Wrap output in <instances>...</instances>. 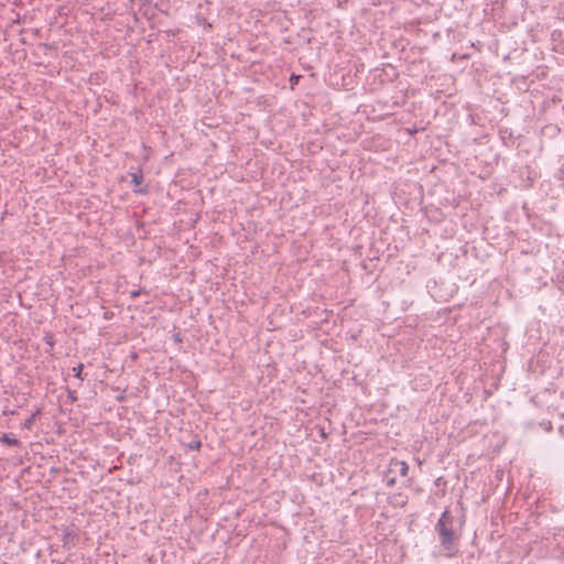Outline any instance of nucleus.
<instances>
[{
    "label": "nucleus",
    "mask_w": 564,
    "mask_h": 564,
    "mask_svg": "<svg viewBox=\"0 0 564 564\" xmlns=\"http://www.w3.org/2000/svg\"><path fill=\"white\" fill-rule=\"evenodd\" d=\"M441 543L447 551H453V542L457 539V535L453 529V517L446 510L443 512L438 523L436 525Z\"/></svg>",
    "instance_id": "nucleus-1"
},
{
    "label": "nucleus",
    "mask_w": 564,
    "mask_h": 564,
    "mask_svg": "<svg viewBox=\"0 0 564 564\" xmlns=\"http://www.w3.org/2000/svg\"><path fill=\"white\" fill-rule=\"evenodd\" d=\"M408 473V465L405 460H390L386 471L387 484L392 486L397 482L399 477H405Z\"/></svg>",
    "instance_id": "nucleus-2"
},
{
    "label": "nucleus",
    "mask_w": 564,
    "mask_h": 564,
    "mask_svg": "<svg viewBox=\"0 0 564 564\" xmlns=\"http://www.w3.org/2000/svg\"><path fill=\"white\" fill-rule=\"evenodd\" d=\"M131 182L135 186L134 192L140 194L148 193V185L142 186L143 175L141 171L130 173Z\"/></svg>",
    "instance_id": "nucleus-3"
},
{
    "label": "nucleus",
    "mask_w": 564,
    "mask_h": 564,
    "mask_svg": "<svg viewBox=\"0 0 564 564\" xmlns=\"http://www.w3.org/2000/svg\"><path fill=\"white\" fill-rule=\"evenodd\" d=\"M42 414V409H36L23 423H21V429L31 430L34 421Z\"/></svg>",
    "instance_id": "nucleus-4"
},
{
    "label": "nucleus",
    "mask_w": 564,
    "mask_h": 564,
    "mask_svg": "<svg viewBox=\"0 0 564 564\" xmlns=\"http://www.w3.org/2000/svg\"><path fill=\"white\" fill-rule=\"evenodd\" d=\"M0 443L8 446H17L19 444V440L13 434H2L0 436Z\"/></svg>",
    "instance_id": "nucleus-5"
},
{
    "label": "nucleus",
    "mask_w": 564,
    "mask_h": 564,
    "mask_svg": "<svg viewBox=\"0 0 564 564\" xmlns=\"http://www.w3.org/2000/svg\"><path fill=\"white\" fill-rule=\"evenodd\" d=\"M83 368H84V365H83V364H78L77 366L73 367L74 376H75L76 378H78L79 380H84V378H83V376H82Z\"/></svg>",
    "instance_id": "nucleus-6"
},
{
    "label": "nucleus",
    "mask_w": 564,
    "mask_h": 564,
    "mask_svg": "<svg viewBox=\"0 0 564 564\" xmlns=\"http://www.w3.org/2000/svg\"><path fill=\"white\" fill-rule=\"evenodd\" d=\"M44 341L50 347V350H53L55 343H54V338L51 334H46L44 336Z\"/></svg>",
    "instance_id": "nucleus-7"
},
{
    "label": "nucleus",
    "mask_w": 564,
    "mask_h": 564,
    "mask_svg": "<svg viewBox=\"0 0 564 564\" xmlns=\"http://www.w3.org/2000/svg\"><path fill=\"white\" fill-rule=\"evenodd\" d=\"M144 292H145L144 289H138V290L131 291L130 295L132 299H137Z\"/></svg>",
    "instance_id": "nucleus-8"
},
{
    "label": "nucleus",
    "mask_w": 564,
    "mask_h": 564,
    "mask_svg": "<svg viewBox=\"0 0 564 564\" xmlns=\"http://www.w3.org/2000/svg\"><path fill=\"white\" fill-rule=\"evenodd\" d=\"M540 425L546 432H550L552 430V423L550 421H543Z\"/></svg>",
    "instance_id": "nucleus-9"
},
{
    "label": "nucleus",
    "mask_w": 564,
    "mask_h": 564,
    "mask_svg": "<svg viewBox=\"0 0 564 564\" xmlns=\"http://www.w3.org/2000/svg\"><path fill=\"white\" fill-rule=\"evenodd\" d=\"M300 76L292 74L290 77L291 86L293 87L295 84H297Z\"/></svg>",
    "instance_id": "nucleus-10"
},
{
    "label": "nucleus",
    "mask_w": 564,
    "mask_h": 564,
    "mask_svg": "<svg viewBox=\"0 0 564 564\" xmlns=\"http://www.w3.org/2000/svg\"><path fill=\"white\" fill-rule=\"evenodd\" d=\"M199 446H200V442H199V441L192 442V443H189V445H188V447H189L191 449H197V448H199Z\"/></svg>",
    "instance_id": "nucleus-11"
},
{
    "label": "nucleus",
    "mask_w": 564,
    "mask_h": 564,
    "mask_svg": "<svg viewBox=\"0 0 564 564\" xmlns=\"http://www.w3.org/2000/svg\"><path fill=\"white\" fill-rule=\"evenodd\" d=\"M318 432H319V436L322 438H326L327 437V433L325 432L324 427H318Z\"/></svg>",
    "instance_id": "nucleus-12"
},
{
    "label": "nucleus",
    "mask_w": 564,
    "mask_h": 564,
    "mask_svg": "<svg viewBox=\"0 0 564 564\" xmlns=\"http://www.w3.org/2000/svg\"><path fill=\"white\" fill-rule=\"evenodd\" d=\"M173 339H174V341H176V343H181V341H182V337H181V335H180V334H174V335H173Z\"/></svg>",
    "instance_id": "nucleus-13"
},
{
    "label": "nucleus",
    "mask_w": 564,
    "mask_h": 564,
    "mask_svg": "<svg viewBox=\"0 0 564 564\" xmlns=\"http://www.w3.org/2000/svg\"><path fill=\"white\" fill-rule=\"evenodd\" d=\"M68 398H70L72 400H76V394H75V391H68Z\"/></svg>",
    "instance_id": "nucleus-14"
}]
</instances>
